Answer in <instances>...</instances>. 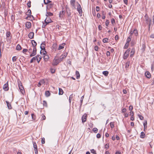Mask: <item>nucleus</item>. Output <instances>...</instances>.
<instances>
[{
  "label": "nucleus",
  "instance_id": "f257e3e1",
  "mask_svg": "<svg viewBox=\"0 0 154 154\" xmlns=\"http://www.w3.org/2000/svg\"><path fill=\"white\" fill-rule=\"evenodd\" d=\"M130 50L131 49L129 48L125 52L123 56V58L124 60L126 59L128 57Z\"/></svg>",
  "mask_w": 154,
  "mask_h": 154
},
{
  "label": "nucleus",
  "instance_id": "f03ea898",
  "mask_svg": "<svg viewBox=\"0 0 154 154\" xmlns=\"http://www.w3.org/2000/svg\"><path fill=\"white\" fill-rule=\"evenodd\" d=\"M78 5H77V10L79 14L81 16L82 15V9L81 6L78 2H76Z\"/></svg>",
  "mask_w": 154,
  "mask_h": 154
},
{
  "label": "nucleus",
  "instance_id": "7ed1b4c3",
  "mask_svg": "<svg viewBox=\"0 0 154 154\" xmlns=\"http://www.w3.org/2000/svg\"><path fill=\"white\" fill-rule=\"evenodd\" d=\"M75 0H71L70 1V4L72 7L74 9H75L76 8L75 6Z\"/></svg>",
  "mask_w": 154,
  "mask_h": 154
},
{
  "label": "nucleus",
  "instance_id": "20e7f679",
  "mask_svg": "<svg viewBox=\"0 0 154 154\" xmlns=\"http://www.w3.org/2000/svg\"><path fill=\"white\" fill-rule=\"evenodd\" d=\"M59 63L60 61H59V60H58V59H56L55 58L53 60L52 65L54 66H56Z\"/></svg>",
  "mask_w": 154,
  "mask_h": 154
},
{
  "label": "nucleus",
  "instance_id": "39448f33",
  "mask_svg": "<svg viewBox=\"0 0 154 154\" xmlns=\"http://www.w3.org/2000/svg\"><path fill=\"white\" fill-rule=\"evenodd\" d=\"M3 89L5 91H7L9 90L8 82L4 85L3 86Z\"/></svg>",
  "mask_w": 154,
  "mask_h": 154
},
{
  "label": "nucleus",
  "instance_id": "423d86ee",
  "mask_svg": "<svg viewBox=\"0 0 154 154\" xmlns=\"http://www.w3.org/2000/svg\"><path fill=\"white\" fill-rule=\"evenodd\" d=\"M11 34L10 32H7L6 33V36L7 38V41H9L11 38V37L10 36Z\"/></svg>",
  "mask_w": 154,
  "mask_h": 154
},
{
  "label": "nucleus",
  "instance_id": "0eeeda50",
  "mask_svg": "<svg viewBox=\"0 0 154 154\" xmlns=\"http://www.w3.org/2000/svg\"><path fill=\"white\" fill-rule=\"evenodd\" d=\"M87 117V115L86 114H85L82 117V122L84 123L85 122L86 120V117Z\"/></svg>",
  "mask_w": 154,
  "mask_h": 154
},
{
  "label": "nucleus",
  "instance_id": "6e6552de",
  "mask_svg": "<svg viewBox=\"0 0 154 154\" xmlns=\"http://www.w3.org/2000/svg\"><path fill=\"white\" fill-rule=\"evenodd\" d=\"M45 23L47 25L49 24V23L52 22L53 21L50 18H49V20H48L47 19V18H46V19L45 20Z\"/></svg>",
  "mask_w": 154,
  "mask_h": 154
},
{
  "label": "nucleus",
  "instance_id": "1a4fd4ad",
  "mask_svg": "<svg viewBox=\"0 0 154 154\" xmlns=\"http://www.w3.org/2000/svg\"><path fill=\"white\" fill-rule=\"evenodd\" d=\"M26 27L28 29H30L31 27V23L29 22H27L26 23Z\"/></svg>",
  "mask_w": 154,
  "mask_h": 154
},
{
  "label": "nucleus",
  "instance_id": "9d476101",
  "mask_svg": "<svg viewBox=\"0 0 154 154\" xmlns=\"http://www.w3.org/2000/svg\"><path fill=\"white\" fill-rule=\"evenodd\" d=\"M29 38L30 39L33 38L34 36V33L33 32H30L28 34Z\"/></svg>",
  "mask_w": 154,
  "mask_h": 154
},
{
  "label": "nucleus",
  "instance_id": "9b49d317",
  "mask_svg": "<svg viewBox=\"0 0 154 154\" xmlns=\"http://www.w3.org/2000/svg\"><path fill=\"white\" fill-rule=\"evenodd\" d=\"M66 45L65 43H63L61 44L60 45L59 47L58 48V50H60L64 48V46Z\"/></svg>",
  "mask_w": 154,
  "mask_h": 154
},
{
  "label": "nucleus",
  "instance_id": "f8f14e48",
  "mask_svg": "<svg viewBox=\"0 0 154 154\" xmlns=\"http://www.w3.org/2000/svg\"><path fill=\"white\" fill-rule=\"evenodd\" d=\"M145 75L146 78L149 79L151 77V74L150 72L148 71H146L145 73Z\"/></svg>",
  "mask_w": 154,
  "mask_h": 154
},
{
  "label": "nucleus",
  "instance_id": "ddd939ff",
  "mask_svg": "<svg viewBox=\"0 0 154 154\" xmlns=\"http://www.w3.org/2000/svg\"><path fill=\"white\" fill-rule=\"evenodd\" d=\"M19 88L20 89V91L21 92V93L22 94H24V93H25V91L23 85L22 86H20L19 87Z\"/></svg>",
  "mask_w": 154,
  "mask_h": 154
},
{
  "label": "nucleus",
  "instance_id": "4468645a",
  "mask_svg": "<svg viewBox=\"0 0 154 154\" xmlns=\"http://www.w3.org/2000/svg\"><path fill=\"white\" fill-rule=\"evenodd\" d=\"M65 13V11H60L59 13V17L60 18H62L63 17V16L64 14Z\"/></svg>",
  "mask_w": 154,
  "mask_h": 154
},
{
  "label": "nucleus",
  "instance_id": "2eb2a0df",
  "mask_svg": "<svg viewBox=\"0 0 154 154\" xmlns=\"http://www.w3.org/2000/svg\"><path fill=\"white\" fill-rule=\"evenodd\" d=\"M6 103L8 108L10 109H12V106L10 103L7 101H6Z\"/></svg>",
  "mask_w": 154,
  "mask_h": 154
},
{
  "label": "nucleus",
  "instance_id": "dca6fc26",
  "mask_svg": "<svg viewBox=\"0 0 154 154\" xmlns=\"http://www.w3.org/2000/svg\"><path fill=\"white\" fill-rule=\"evenodd\" d=\"M37 51L35 50H33L32 52L30 55V57H32L34 56L36 54Z\"/></svg>",
  "mask_w": 154,
  "mask_h": 154
},
{
  "label": "nucleus",
  "instance_id": "f3484780",
  "mask_svg": "<svg viewBox=\"0 0 154 154\" xmlns=\"http://www.w3.org/2000/svg\"><path fill=\"white\" fill-rule=\"evenodd\" d=\"M36 57H37V62L38 63H39V62L40 61V60H41L42 57H41V56L40 55H37L36 56Z\"/></svg>",
  "mask_w": 154,
  "mask_h": 154
},
{
  "label": "nucleus",
  "instance_id": "a211bd4d",
  "mask_svg": "<svg viewBox=\"0 0 154 154\" xmlns=\"http://www.w3.org/2000/svg\"><path fill=\"white\" fill-rule=\"evenodd\" d=\"M67 17L68 18V20H71V13L70 12V11H69V12H67Z\"/></svg>",
  "mask_w": 154,
  "mask_h": 154
},
{
  "label": "nucleus",
  "instance_id": "6ab92c4d",
  "mask_svg": "<svg viewBox=\"0 0 154 154\" xmlns=\"http://www.w3.org/2000/svg\"><path fill=\"white\" fill-rule=\"evenodd\" d=\"M145 18L146 20V23L147 24L149 22V17L147 14H146L145 16Z\"/></svg>",
  "mask_w": 154,
  "mask_h": 154
},
{
  "label": "nucleus",
  "instance_id": "aec40b11",
  "mask_svg": "<svg viewBox=\"0 0 154 154\" xmlns=\"http://www.w3.org/2000/svg\"><path fill=\"white\" fill-rule=\"evenodd\" d=\"M37 57L36 56L32 57L30 61V63H32L34 62L36 60H37Z\"/></svg>",
  "mask_w": 154,
  "mask_h": 154
},
{
  "label": "nucleus",
  "instance_id": "412c9836",
  "mask_svg": "<svg viewBox=\"0 0 154 154\" xmlns=\"http://www.w3.org/2000/svg\"><path fill=\"white\" fill-rule=\"evenodd\" d=\"M132 37L131 35H129V36L128 38L126 40V43H129L131 40Z\"/></svg>",
  "mask_w": 154,
  "mask_h": 154
},
{
  "label": "nucleus",
  "instance_id": "4be33fe9",
  "mask_svg": "<svg viewBox=\"0 0 154 154\" xmlns=\"http://www.w3.org/2000/svg\"><path fill=\"white\" fill-rule=\"evenodd\" d=\"M146 48L145 42H144L143 44L142 45V48L141 49V50L143 51H145V48Z\"/></svg>",
  "mask_w": 154,
  "mask_h": 154
},
{
  "label": "nucleus",
  "instance_id": "5701e85b",
  "mask_svg": "<svg viewBox=\"0 0 154 154\" xmlns=\"http://www.w3.org/2000/svg\"><path fill=\"white\" fill-rule=\"evenodd\" d=\"M75 75L76 76V79H79L80 77V75L79 71H76L75 72Z\"/></svg>",
  "mask_w": 154,
  "mask_h": 154
},
{
  "label": "nucleus",
  "instance_id": "b1692460",
  "mask_svg": "<svg viewBox=\"0 0 154 154\" xmlns=\"http://www.w3.org/2000/svg\"><path fill=\"white\" fill-rule=\"evenodd\" d=\"M43 58L45 61H47L49 58V57L48 55L46 54L44 56Z\"/></svg>",
  "mask_w": 154,
  "mask_h": 154
},
{
  "label": "nucleus",
  "instance_id": "393cba45",
  "mask_svg": "<svg viewBox=\"0 0 154 154\" xmlns=\"http://www.w3.org/2000/svg\"><path fill=\"white\" fill-rule=\"evenodd\" d=\"M51 94L49 91H46L45 95L46 97H48Z\"/></svg>",
  "mask_w": 154,
  "mask_h": 154
},
{
  "label": "nucleus",
  "instance_id": "a878e982",
  "mask_svg": "<svg viewBox=\"0 0 154 154\" xmlns=\"http://www.w3.org/2000/svg\"><path fill=\"white\" fill-rule=\"evenodd\" d=\"M59 95H62L63 93V91L62 89L60 88H59Z\"/></svg>",
  "mask_w": 154,
  "mask_h": 154
},
{
  "label": "nucleus",
  "instance_id": "bb28decb",
  "mask_svg": "<svg viewBox=\"0 0 154 154\" xmlns=\"http://www.w3.org/2000/svg\"><path fill=\"white\" fill-rule=\"evenodd\" d=\"M53 15V14L52 13L48 12H47L46 14V16L47 17L49 16H52Z\"/></svg>",
  "mask_w": 154,
  "mask_h": 154
},
{
  "label": "nucleus",
  "instance_id": "cd10ccee",
  "mask_svg": "<svg viewBox=\"0 0 154 154\" xmlns=\"http://www.w3.org/2000/svg\"><path fill=\"white\" fill-rule=\"evenodd\" d=\"M32 44L33 46H36L37 45L36 42L34 40H32Z\"/></svg>",
  "mask_w": 154,
  "mask_h": 154
},
{
  "label": "nucleus",
  "instance_id": "c85d7f7f",
  "mask_svg": "<svg viewBox=\"0 0 154 154\" xmlns=\"http://www.w3.org/2000/svg\"><path fill=\"white\" fill-rule=\"evenodd\" d=\"M31 11L30 9H29L27 12L26 13V14L28 16L31 15Z\"/></svg>",
  "mask_w": 154,
  "mask_h": 154
},
{
  "label": "nucleus",
  "instance_id": "c756f323",
  "mask_svg": "<svg viewBox=\"0 0 154 154\" xmlns=\"http://www.w3.org/2000/svg\"><path fill=\"white\" fill-rule=\"evenodd\" d=\"M130 63V61H128L125 63V68L126 69L128 68L129 66Z\"/></svg>",
  "mask_w": 154,
  "mask_h": 154
},
{
  "label": "nucleus",
  "instance_id": "7c9ffc66",
  "mask_svg": "<svg viewBox=\"0 0 154 154\" xmlns=\"http://www.w3.org/2000/svg\"><path fill=\"white\" fill-rule=\"evenodd\" d=\"M145 133L143 132H142L141 133V135H140V137L141 138H143L145 137Z\"/></svg>",
  "mask_w": 154,
  "mask_h": 154
},
{
  "label": "nucleus",
  "instance_id": "2f4dec72",
  "mask_svg": "<svg viewBox=\"0 0 154 154\" xmlns=\"http://www.w3.org/2000/svg\"><path fill=\"white\" fill-rule=\"evenodd\" d=\"M22 49V47L21 46L19 45L18 44L17 45L16 47V49L17 50H20Z\"/></svg>",
  "mask_w": 154,
  "mask_h": 154
},
{
  "label": "nucleus",
  "instance_id": "473e14b6",
  "mask_svg": "<svg viewBox=\"0 0 154 154\" xmlns=\"http://www.w3.org/2000/svg\"><path fill=\"white\" fill-rule=\"evenodd\" d=\"M133 32H134V35L136 36H137L138 35V31H137V30L136 29H135L134 30H133Z\"/></svg>",
  "mask_w": 154,
  "mask_h": 154
},
{
  "label": "nucleus",
  "instance_id": "72a5a7b5",
  "mask_svg": "<svg viewBox=\"0 0 154 154\" xmlns=\"http://www.w3.org/2000/svg\"><path fill=\"white\" fill-rule=\"evenodd\" d=\"M44 2L45 4H47L51 2V1L49 0H44Z\"/></svg>",
  "mask_w": 154,
  "mask_h": 154
},
{
  "label": "nucleus",
  "instance_id": "f704fd0d",
  "mask_svg": "<svg viewBox=\"0 0 154 154\" xmlns=\"http://www.w3.org/2000/svg\"><path fill=\"white\" fill-rule=\"evenodd\" d=\"M143 125L144 127V131H145V129H146L147 127V122L146 121L145 122L143 123Z\"/></svg>",
  "mask_w": 154,
  "mask_h": 154
},
{
  "label": "nucleus",
  "instance_id": "c9c22d12",
  "mask_svg": "<svg viewBox=\"0 0 154 154\" xmlns=\"http://www.w3.org/2000/svg\"><path fill=\"white\" fill-rule=\"evenodd\" d=\"M103 74L105 76H107L109 74V72L108 71H104L103 72Z\"/></svg>",
  "mask_w": 154,
  "mask_h": 154
},
{
  "label": "nucleus",
  "instance_id": "e433bc0d",
  "mask_svg": "<svg viewBox=\"0 0 154 154\" xmlns=\"http://www.w3.org/2000/svg\"><path fill=\"white\" fill-rule=\"evenodd\" d=\"M109 40V39L107 38H105L104 39H103V43H107L108 42V41Z\"/></svg>",
  "mask_w": 154,
  "mask_h": 154
},
{
  "label": "nucleus",
  "instance_id": "4c0bfd02",
  "mask_svg": "<svg viewBox=\"0 0 154 154\" xmlns=\"http://www.w3.org/2000/svg\"><path fill=\"white\" fill-rule=\"evenodd\" d=\"M49 3L48 5V8H51L52 7L54 4L52 3L51 2L50 3Z\"/></svg>",
  "mask_w": 154,
  "mask_h": 154
},
{
  "label": "nucleus",
  "instance_id": "58836bf2",
  "mask_svg": "<svg viewBox=\"0 0 154 154\" xmlns=\"http://www.w3.org/2000/svg\"><path fill=\"white\" fill-rule=\"evenodd\" d=\"M33 147L34 148V149H38L36 143L35 142H33Z\"/></svg>",
  "mask_w": 154,
  "mask_h": 154
},
{
  "label": "nucleus",
  "instance_id": "ea45409f",
  "mask_svg": "<svg viewBox=\"0 0 154 154\" xmlns=\"http://www.w3.org/2000/svg\"><path fill=\"white\" fill-rule=\"evenodd\" d=\"M64 58V57L62 56V55H61L60 57L59 58H58V60H59V61H60V62L61 61H62Z\"/></svg>",
  "mask_w": 154,
  "mask_h": 154
},
{
  "label": "nucleus",
  "instance_id": "a19ab883",
  "mask_svg": "<svg viewBox=\"0 0 154 154\" xmlns=\"http://www.w3.org/2000/svg\"><path fill=\"white\" fill-rule=\"evenodd\" d=\"M92 131L95 133H97L98 131V129L96 128H94L93 129Z\"/></svg>",
  "mask_w": 154,
  "mask_h": 154
},
{
  "label": "nucleus",
  "instance_id": "79ce46f5",
  "mask_svg": "<svg viewBox=\"0 0 154 154\" xmlns=\"http://www.w3.org/2000/svg\"><path fill=\"white\" fill-rule=\"evenodd\" d=\"M73 97V94H72L70 96H69V102L70 103H71V100H72V98Z\"/></svg>",
  "mask_w": 154,
  "mask_h": 154
},
{
  "label": "nucleus",
  "instance_id": "37998d69",
  "mask_svg": "<svg viewBox=\"0 0 154 154\" xmlns=\"http://www.w3.org/2000/svg\"><path fill=\"white\" fill-rule=\"evenodd\" d=\"M129 45V43H126V44H125V45L124 46V49H127L128 48V46Z\"/></svg>",
  "mask_w": 154,
  "mask_h": 154
},
{
  "label": "nucleus",
  "instance_id": "c03bdc74",
  "mask_svg": "<svg viewBox=\"0 0 154 154\" xmlns=\"http://www.w3.org/2000/svg\"><path fill=\"white\" fill-rule=\"evenodd\" d=\"M138 116L140 118V119L141 120H143L144 119V117L143 116L141 115H140L139 114H137Z\"/></svg>",
  "mask_w": 154,
  "mask_h": 154
},
{
  "label": "nucleus",
  "instance_id": "a18cd8bd",
  "mask_svg": "<svg viewBox=\"0 0 154 154\" xmlns=\"http://www.w3.org/2000/svg\"><path fill=\"white\" fill-rule=\"evenodd\" d=\"M43 104L44 106L47 107V102L45 101L44 100L43 102Z\"/></svg>",
  "mask_w": 154,
  "mask_h": 154
},
{
  "label": "nucleus",
  "instance_id": "49530a36",
  "mask_svg": "<svg viewBox=\"0 0 154 154\" xmlns=\"http://www.w3.org/2000/svg\"><path fill=\"white\" fill-rule=\"evenodd\" d=\"M42 118H41V120H44L45 119H46V117L45 116H44V115L43 114H42Z\"/></svg>",
  "mask_w": 154,
  "mask_h": 154
},
{
  "label": "nucleus",
  "instance_id": "de8ad7c7",
  "mask_svg": "<svg viewBox=\"0 0 154 154\" xmlns=\"http://www.w3.org/2000/svg\"><path fill=\"white\" fill-rule=\"evenodd\" d=\"M83 98H84L83 96H82V97H81V100H80V106H81L82 104Z\"/></svg>",
  "mask_w": 154,
  "mask_h": 154
},
{
  "label": "nucleus",
  "instance_id": "09e8293b",
  "mask_svg": "<svg viewBox=\"0 0 154 154\" xmlns=\"http://www.w3.org/2000/svg\"><path fill=\"white\" fill-rule=\"evenodd\" d=\"M110 127L112 128L114 127V122H111L110 123Z\"/></svg>",
  "mask_w": 154,
  "mask_h": 154
},
{
  "label": "nucleus",
  "instance_id": "8fccbe9b",
  "mask_svg": "<svg viewBox=\"0 0 154 154\" xmlns=\"http://www.w3.org/2000/svg\"><path fill=\"white\" fill-rule=\"evenodd\" d=\"M67 54H68L67 52H65L63 54H62L61 55L63 57H64V58H65L67 56Z\"/></svg>",
  "mask_w": 154,
  "mask_h": 154
},
{
  "label": "nucleus",
  "instance_id": "3c124183",
  "mask_svg": "<svg viewBox=\"0 0 154 154\" xmlns=\"http://www.w3.org/2000/svg\"><path fill=\"white\" fill-rule=\"evenodd\" d=\"M102 15H103L102 18H103V19H104L105 18V13L104 11H103L102 12Z\"/></svg>",
  "mask_w": 154,
  "mask_h": 154
},
{
  "label": "nucleus",
  "instance_id": "603ef678",
  "mask_svg": "<svg viewBox=\"0 0 154 154\" xmlns=\"http://www.w3.org/2000/svg\"><path fill=\"white\" fill-rule=\"evenodd\" d=\"M57 47V44H54L52 45V47L53 49H56Z\"/></svg>",
  "mask_w": 154,
  "mask_h": 154
},
{
  "label": "nucleus",
  "instance_id": "864d4df0",
  "mask_svg": "<svg viewBox=\"0 0 154 154\" xmlns=\"http://www.w3.org/2000/svg\"><path fill=\"white\" fill-rule=\"evenodd\" d=\"M134 53H135L134 48H133L131 50V54H133V55H134Z\"/></svg>",
  "mask_w": 154,
  "mask_h": 154
},
{
  "label": "nucleus",
  "instance_id": "5fc2aeb1",
  "mask_svg": "<svg viewBox=\"0 0 154 154\" xmlns=\"http://www.w3.org/2000/svg\"><path fill=\"white\" fill-rule=\"evenodd\" d=\"M91 153L94 154H97V153L96 152L95 150H94V149H93L91 150Z\"/></svg>",
  "mask_w": 154,
  "mask_h": 154
},
{
  "label": "nucleus",
  "instance_id": "6e6d98bb",
  "mask_svg": "<svg viewBox=\"0 0 154 154\" xmlns=\"http://www.w3.org/2000/svg\"><path fill=\"white\" fill-rule=\"evenodd\" d=\"M31 116L32 119L34 120H35L36 119L35 116L33 114H32Z\"/></svg>",
  "mask_w": 154,
  "mask_h": 154
},
{
  "label": "nucleus",
  "instance_id": "4d7b16f0",
  "mask_svg": "<svg viewBox=\"0 0 154 154\" xmlns=\"http://www.w3.org/2000/svg\"><path fill=\"white\" fill-rule=\"evenodd\" d=\"M111 23L112 24H114L115 23V19L114 18H112V19H111Z\"/></svg>",
  "mask_w": 154,
  "mask_h": 154
},
{
  "label": "nucleus",
  "instance_id": "13d9d810",
  "mask_svg": "<svg viewBox=\"0 0 154 154\" xmlns=\"http://www.w3.org/2000/svg\"><path fill=\"white\" fill-rule=\"evenodd\" d=\"M109 20H106V23H105V25L106 26H108V25H109Z\"/></svg>",
  "mask_w": 154,
  "mask_h": 154
},
{
  "label": "nucleus",
  "instance_id": "bf43d9fd",
  "mask_svg": "<svg viewBox=\"0 0 154 154\" xmlns=\"http://www.w3.org/2000/svg\"><path fill=\"white\" fill-rule=\"evenodd\" d=\"M31 2L30 1H29L28 2L27 4L28 7L29 8H30L31 6Z\"/></svg>",
  "mask_w": 154,
  "mask_h": 154
},
{
  "label": "nucleus",
  "instance_id": "052dcab7",
  "mask_svg": "<svg viewBox=\"0 0 154 154\" xmlns=\"http://www.w3.org/2000/svg\"><path fill=\"white\" fill-rule=\"evenodd\" d=\"M40 48L41 49V50H45V48L44 46L42 45H41Z\"/></svg>",
  "mask_w": 154,
  "mask_h": 154
},
{
  "label": "nucleus",
  "instance_id": "680f3d73",
  "mask_svg": "<svg viewBox=\"0 0 154 154\" xmlns=\"http://www.w3.org/2000/svg\"><path fill=\"white\" fill-rule=\"evenodd\" d=\"M98 48H98V46H97V45L95 46L94 48V50L95 51H97L98 50Z\"/></svg>",
  "mask_w": 154,
  "mask_h": 154
},
{
  "label": "nucleus",
  "instance_id": "e2e57ef3",
  "mask_svg": "<svg viewBox=\"0 0 154 154\" xmlns=\"http://www.w3.org/2000/svg\"><path fill=\"white\" fill-rule=\"evenodd\" d=\"M45 138H42L41 142L42 144H44L45 143Z\"/></svg>",
  "mask_w": 154,
  "mask_h": 154
},
{
  "label": "nucleus",
  "instance_id": "0e129e2a",
  "mask_svg": "<svg viewBox=\"0 0 154 154\" xmlns=\"http://www.w3.org/2000/svg\"><path fill=\"white\" fill-rule=\"evenodd\" d=\"M17 57L16 56H14L12 58V60L13 62L16 61L17 60Z\"/></svg>",
  "mask_w": 154,
  "mask_h": 154
},
{
  "label": "nucleus",
  "instance_id": "69168bd1",
  "mask_svg": "<svg viewBox=\"0 0 154 154\" xmlns=\"http://www.w3.org/2000/svg\"><path fill=\"white\" fill-rule=\"evenodd\" d=\"M43 82L42 81H40L38 84V87H40L42 85V83Z\"/></svg>",
  "mask_w": 154,
  "mask_h": 154
},
{
  "label": "nucleus",
  "instance_id": "338daca9",
  "mask_svg": "<svg viewBox=\"0 0 154 154\" xmlns=\"http://www.w3.org/2000/svg\"><path fill=\"white\" fill-rule=\"evenodd\" d=\"M135 44V43L133 41H131V46H133Z\"/></svg>",
  "mask_w": 154,
  "mask_h": 154
},
{
  "label": "nucleus",
  "instance_id": "774afa93",
  "mask_svg": "<svg viewBox=\"0 0 154 154\" xmlns=\"http://www.w3.org/2000/svg\"><path fill=\"white\" fill-rule=\"evenodd\" d=\"M96 136L97 138H99L101 137V135L100 134L98 133L97 134Z\"/></svg>",
  "mask_w": 154,
  "mask_h": 154
}]
</instances>
